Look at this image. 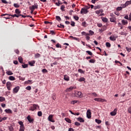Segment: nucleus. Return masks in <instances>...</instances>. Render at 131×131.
<instances>
[{
    "instance_id": "obj_49",
    "label": "nucleus",
    "mask_w": 131,
    "mask_h": 131,
    "mask_svg": "<svg viewBox=\"0 0 131 131\" xmlns=\"http://www.w3.org/2000/svg\"><path fill=\"white\" fill-rule=\"evenodd\" d=\"M35 58H39V57H40V54L37 53L35 55Z\"/></svg>"
},
{
    "instance_id": "obj_11",
    "label": "nucleus",
    "mask_w": 131,
    "mask_h": 131,
    "mask_svg": "<svg viewBox=\"0 0 131 131\" xmlns=\"http://www.w3.org/2000/svg\"><path fill=\"white\" fill-rule=\"evenodd\" d=\"M63 79L66 81H69V80H70V78L68 76V75H64Z\"/></svg>"
},
{
    "instance_id": "obj_44",
    "label": "nucleus",
    "mask_w": 131,
    "mask_h": 131,
    "mask_svg": "<svg viewBox=\"0 0 131 131\" xmlns=\"http://www.w3.org/2000/svg\"><path fill=\"white\" fill-rule=\"evenodd\" d=\"M37 115H38V116L40 117L42 115V113L40 111L38 112Z\"/></svg>"
},
{
    "instance_id": "obj_17",
    "label": "nucleus",
    "mask_w": 131,
    "mask_h": 131,
    "mask_svg": "<svg viewBox=\"0 0 131 131\" xmlns=\"http://www.w3.org/2000/svg\"><path fill=\"white\" fill-rule=\"evenodd\" d=\"M121 22H122V24L123 25H127V23H128L127 20H125V19H123V20L121 21Z\"/></svg>"
},
{
    "instance_id": "obj_47",
    "label": "nucleus",
    "mask_w": 131,
    "mask_h": 131,
    "mask_svg": "<svg viewBox=\"0 0 131 131\" xmlns=\"http://www.w3.org/2000/svg\"><path fill=\"white\" fill-rule=\"evenodd\" d=\"M82 25L84 27H86V23L85 21H83V23H82Z\"/></svg>"
},
{
    "instance_id": "obj_20",
    "label": "nucleus",
    "mask_w": 131,
    "mask_h": 131,
    "mask_svg": "<svg viewBox=\"0 0 131 131\" xmlns=\"http://www.w3.org/2000/svg\"><path fill=\"white\" fill-rule=\"evenodd\" d=\"M80 82H81L82 81H85V78L84 77H81L78 80Z\"/></svg>"
},
{
    "instance_id": "obj_60",
    "label": "nucleus",
    "mask_w": 131,
    "mask_h": 131,
    "mask_svg": "<svg viewBox=\"0 0 131 131\" xmlns=\"http://www.w3.org/2000/svg\"><path fill=\"white\" fill-rule=\"evenodd\" d=\"M120 34L121 35H126V33H124V32H122L120 33Z\"/></svg>"
},
{
    "instance_id": "obj_6",
    "label": "nucleus",
    "mask_w": 131,
    "mask_h": 131,
    "mask_svg": "<svg viewBox=\"0 0 131 131\" xmlns=\"http://www.w3.org/2000/svg\"><path fill=\"white\" fill-rule=\"evenodd\" d=\"M89 10H86L84 8H81L80 11V14H88Z\"/></svg>"
},
{
    "instance_id": "obj_48",
    "label": "nucleus",
    "mask_w": 131,
    "mask_h": 131,
    "mask_svg": "<svg viewBox=\"0 0 131 131\" xmlns=\"http://www.w3.org/2000/svg\"><path fill=\"white\" fill-rule=\"evenodd\" d=\"M10 85H12V83H11V82L10 81L7 82L6 83V86H9Z\"/></svg>"
},
{
    "instance_id": "obj_5",
    "label": "nucleus",
    "mask_w": 131,
    "mask_h": 131,
    "mask_svg": "<svg viewBox=\"0 0 131 131\" xmlns=\"http://www.w3.org/2000/svg\"><path fill=\"white\" fill-rule=\"evenodd\" d=\"M86 116L89 119L92 118V112H91V110H88L87 111Z\"/></svg>"
},
{
    "instance_id": "obj_38",
    "label": "nucleus",
    "mask_w": 131,
    "mask_h": 131,
    "mask_svg": "<svg viewBox=\"0 0 131 131\" xmlns=\"http://www.w3.org/2000/svg\"><path fill=\"white\" fill-rule=\"evenodd\" d=\"M105 45L107 48H110L111 47V44L108 42L106 43Z\"/></svg>"
},
{
    "instance_id": "obj_58",
    "label": "nucleus",
    "mask_w": 131,
    "mask_h": 131,
    "mask_svg": "<svg viewBox=\"0 0 131 131\" xmlns=\"http://www.w3.org/2000/svg\"><path fill=\"white\" fill-rule=\"evenodd\" d=\"M50 33H51L52 35H55V34H56V33H55V31H50Z\"/></svg>"
},
{
    "instance_id": "obj_14",
    "label": "nucleus",
    "mask_w": 131,
    "mask_h": 131,
    "mask_svg": "<svg viewBox=\"0 0 131 131\" xmlns=\"http://www.w3.org/2000/svg\"><path fill=\"white\" fill-rule=\"evenodd\" d=\"M101 19H102V20L103 21V22H104V23L108 22V18H107L106 17H102Z\"/></svg>"
},
{
    "instance_id": "obj_40",
    "label": "nucleus",
    "mask_w": 131,
    "mask_h": 131,
    "mask_svg": "<svg viewBox=\"0 0 131 131\" xmlns=\"http://www.w3.org/2000/svg\"><path fill=\"white\" fill-rule=\"evenodd\" d=\"M21 66H22L23 68H27L28 67V64H22Z\"/></svg>"
},
{
    "instance_id": "obj_4",
    "label": "nucleus",
    "mask_w": 131,
    "mask_h": 131,
    "mask_svg": "<svg viewBox=\"0 0 131 131\" xmlns=\"http://www.w3.org/2000/svg\"><path fill=\"white\" fill-rule=\"evenodd\" d=\"M94 101H96L97 102H107V100L103 98H96L94 99Z\"/></svg>"
},
{
    "instance_id": "obj_27",
    "label": "nucleus",
    "mask_w": 131,
    "mask_h": 131,
    "mask_svg": "<svg viewBox=\"0 0 131 131\" xmlns=\"http://www.w3.org/2000/svg\"><path fill=\"white\" fill-rule=\"evenodd\" d=\"M64 120L67 122H68L69 123H71V120L68 118H65Z\"/></svg>"
},
{
    "instance_id": "obj_28",
    "label": "nucleus",
    "mask_w": 131,
    "mask_h": 131,
    "mask_svg": "<svg viewBox=\"0 0 131 131\" xmlns=\"http://www.w3.org/2000/svg\"><path fill=\"white\" fill-rule=\"evenodd\" d=\"M57 27L59 28H62L63 29H64V28H65V26L64 25H62V24H60L59 25H58Z\"/></svg>"
},
{
    "instance_id": "obj_8",
    "label": "nucleus",
    "mask_w": 131,
    "mask_h": 131,
    "mask_svg": "<svg viewBox=\"0 0 131 131\" xmlns=\"http://www.w3.org/2000/svg\"><path fill=\"white\" fill-rule=\"evenodd\" d=\"M117 113V108H115L113 112H111L110 114L112 116H115Z\"/></svg>"
},
{
    "instance_id": "obj_61",
    "label": "nucleus",
    "mask_w": 131,
    "mask_h": 131,
    "mask_svg": "<svg viewBox=\"0 0 131 131\" xmlns=\"http://www.w3.org/2000/svg\"><path fill=\"white\" fill-rule=\"evenodd\" d=\"M14 52H15L16 54H17V55L20 53V51H19L18 49L15 50Z\"/></svg>"
},
{
    "instance_id": "obj_21",
    "label": "nucleus",
    "mask_w": 131,
    "mask_h": 131,
    "mask_svg": "<svg viewBox=\"0 0 131 131\" xmlns=\"http://www.w3.org/2000/svg\"><path fill=\"white\" fill-rule=\"evenodd\" d=\"M29 64L31 66H33L34 64H35V61L33 60L32 61H29Z\"/></svg>"
},
{
    "instance_id": "obj_3",
    "label": "nucleus",
    "mask_w": 131,
    "mask_h": 131,
    "mask_svg": "<svg viewBox=\"0 0 131 131\" xmlns=\"http://www.w3.org/2000/svg\"><path fill=\"white\" fill-rule=\"evenodd\" d=\"M39 107L37 104H33L32 106H31L29 108V110L30 111H34V110H36L37 108H39Z\"/></svg>"
},
{
    "instance_id": "obj_30",
    "label": "nucleus",
    "mask_w": 131,
    "mask_h": 131,
    "mask_svg": "<svg viewBox=\"0 0 131 131\" xmlns=\"http://www.w3.org/2000/svg\"><path fill=\"white\" fill-rule=\"evenodd\" d=\"M25 127L24 126H20L19 131H25Z\"/></svg>"
},
{
    "instance_id": "obj_16",
    "label": "nucleus",
    "mask_w": 131,
    "mask_h": 131,
    "mask_svg": "<svg viewBox=\"0 0 131 131\" xmlns=\"http://www.w3.org/2000/svg\"><path fill=\"white\" fill-rule=\"evenodd\" d=\"M110 19L111 22H116V18H115V17H111Z\"/></svg>"
},
{
    "instance_id": "obj_9",
    "label": "nucleus",
    "mask_w": 131,
    "mask_h": 131,
    "mask_svg": "<svg viewBox=\"0 0 131 131\" xmlns=\"http://www.w3.org/2000/svg\"><path fill=\"white\" fill-rule=\"evenodd\" d=\"M48 120L51 122H55V120H53V115H50L48 117Z\"/></svg>"
},
{
    "instance_id": "obj_43",
    "label": "nucleus",
    "mask_w": 131,
    "mask_h": 131,
    "mask_svg": "<svg viewBox=\"0 0 131 131\" xmlns=\"http://www.w3.org/2000/svg\"><path fill=\"white\" fill-rule=\"evenodd\" d=\"M56 47L57 48H60L61 49V48H62V46H61V45H60V43H57L56 45Z\"/></svg>"
},
{
    "instance_id": "obj_63",
    "label": "nucleus",
    "mask_w": 131,
    "mask_h": 131,
    "mask_svg": "<svg viewBox=\"0 0 131 131\" xmlns=\"http://www.w3.org/2000/svg\"><path fill=\"white\" fill-rule=\"evenodd\" d=\"M90 8V7L89 6H85L83 8L86 9V11H88V10H89Z\"/></svg>"
},
{
    "instance_id": "obj_39",
    "label": "nucleus",
    "mask_w": 131,
    "mask_h": 131,
    "mask_svg": "<svg viewBox=\"0 0 131 131\" xmlns=\"http://www.w3.org/2000/svg\"><path fill=\"white\" fill-rule=\"evenodd\" d=\"M90 63H95L96 62V60L94 59H91L89 60Z\"/></svg>"
},
{
    "instance_id": "obj_35",
    "label": "nucleus",
    "mask_w": 131,
    "mask_h": 131,
    "mask_svg": "<svg viewBox=\"0 0 131 131\" xmlns=\"http://www.w3.org/2000/svg\"><path fill=\"white\" fill-rule=\"evenodd\" d=\"M9 79H10V80H15V77H14V76H10Z\"/></svg>"
},
{
    "instance_id": "obj_23",
    "label": "nucleus",
    "mask_w": 131,
    "mask_h": 131,
    "mask_svg": "<svg viewBox=\"0 0 131 131\" xmlns=\"http://www.w3.org/2000/svg\"><path fill=\"white\" fill-rule=\"evenodd\" d=\"M6 98L4 97L0 96V102H5Z\"/></svg>"
},
{
    "instance_id": "obj_57",
    "label": "nucleus",
    "mask_w": 131,
    "mask_h": 131,
    "mask_svg": "<svg viewBox=\"0 0 131 131\" xmlns=\"http://www.w3.org/2000/svg\"><path fill=\"white\" fill-rule=\"evenodd\" d=\"M71 25L73 27L75 26V23L74 21H71Z\"/></svg>"
},
{
    "instance_id": "obj_22",
    "label": "nucleus",
    "mask_w": 131,
    "mask_h": 131,
    "mask_svg": "<svg viewBox=\"0 0 131 131\" xmlns=\"http://www.w3.org/2000/svg\"><path fill=\"white\" fill-rule=\"evenodd\" d=\"M9 130L10 131H14V127L13 125H11L8 126Z\"/></svg>"
},
{
    "instance_id": "obj_15",
    "label": "nucleus",
    "mask_w": 131,
    "mask_h": 131,
    "mask_svg": "<svg viewBox=\"0 0 131 131\" xmlns=\"http://www.w3.org/2000/svg\"><path fill=\"white\" fill-rule=\"evenodd\" d=\"M18 59L19 63H21V64H23V58H22V57L21 56L18 57Z\"/></svg>"
},
{
    "instance_id": "obj_7",
    "label": "nucleus",
    "mask_w": 131,
    "mask_h": 131,
    "mask_svg": "<svg viewBox=\"0 0 131 131\" xmlns=\"http://www.w3.org/2000/svg\"><path fill=\"white\" fill-rule=\"evenodd\" d=\"M19 90H20V87L19 86H16L13 89V93H15V94H17V93L19 92Z\"/></svg>"
},
{
    "instance_id": "obj_55",
    "label": "nucleus",
    "mask_w": 131,
    "mask_h": 131,
    "mask_svg": "<svg viewBox=\"0 0 131 131\" xmlns=\"http://www.w3.org/2000/svg\"><path fill=\"white\" fill-rule=\"evenodd\" d=\"M121 6H122V9H123V8H126V7H127L126 3H125V4L121 5Z\"/></svg>"
},
{
    "instance_id": "obj_46",
    "label": "nucleus",
    "mask_w": 131,
    "mask_h": 131,
    "mask_svg": "<svg viewBox=\"0 0 131 131\" xmlns=\"http://www.w3.org/2000/svg\"><path fill=\"white\" fill-rule=\"evenodd\" d=\"M42 72L43 73H48V70L46 69H43L42 70Z\"/></svg>"
},
{
    "instance_id": "obj_56",
    "label": "nucleus",
    "mask_w": 131,
    "mask_h": 131,
    "mask_svg": "<svg viewBox=\"0 0 131 131\" xmlns=\"http://www.w3.org/2000/svg\"><path fill=\"white\" fill-rule=\"evenodd\" d=\"M97 26L98 27H102L103 26V25L102 24H101V23H98L97 24Z\"/></svg>"
},
{
    "instance_id": "obj_2",
    "label": "nucleus",
    "mask_w": 131,
    "mask_h": 131,
    "mask_svg": "<svg viewBox=\"0 0 131 131\" xmlns=\"http://www.w3.org/2000/svg\"><path fill=\"white\" fill-rule=\"evenodd\" d=\"M74 96L77 97V98H82V93L80 91H75Z\"/></svg>"
},
{
    "instance_id": "obj_31",
    "label": "nucleus",
    "mask_w": 131,
    "mask_h": 131,
    "mask_svg": "<svg viewBox=\"0 0 131 131\" xmlns=\"http://www.w3.org/2000/svg\"><path fill=\"white\" fill-rule=\"evenodd\" d=\"M95 122H96V123H98V124H100V123H101L102 122V121H101V120H98L97 119H95Z\"/></svg>"
},
{
    "instance_id": "obj_52",
    "label": "nucleus",
    "mask_w": 131,
    "mask_h": 131,
    "mask_svg": "<svg viewBox=\"0 0 131 131\" xmlns=\"http://www.w3.org/2000/svg\"><path fill=\"white\" fill-rule=\"evenodd\" d=\"M75 125H76L77 126H80V123L78 122H75Z\"/></svg>"
},
{
    "instance_id": "obj_64",
    "label": "nucleus",
    "mask_w": 131,
    "mask_h": 131,
    "mask_svg": "<svg viewBox=\"0 0 131 131\" xmlns=\"http://www.w3.org/2000/svg\"><path fill=\"white\" fill-rule=\"evenodd\" d=\"M2 2L3 4H8V2L6 0H2Z\"/></svg>"
},
{
    "instance_id": "obj_26",
    "label": "nucleus",
    "mask_w": 131,
    "mask_h": 131,
    "mask_svg": "<svg viewBox=\"0 0 131 131\" xmlns=\"http://www.w3.org/2000/svg\"><path fill=\"white\" fill-rule=\"evenodd\" d=\"M56 19L57 20L58 22H60V21H62V19L59 16H56Z\"/></svg>"
},
{
    "instance_id": "obj_54",
    "label": "nucleus",
    "mask_w": 131,
    "mask_h": 131,
    "mask_svg": "<svg viewBox=\"0 0 131 131\" xmlns=\"http://www.w3.org/2000/svg\"><path fill=\"white\" fill-rule=\"evenodd\" d=\"M26 89H27L28 91H30L31 90V86H28L27 87H26Z\"/></svg>"
},
{
    "instance_id": "obj_37",
    "label": "nucleus",
    "mask_w": 131,
    "mask_h": 131,
    "mask_svg": "<svg viewBox=\"0 0 131 131\" xmlns=\"http://www.w3.org/2000/svg\"><path fill=\"white\" fill-rule=\"evenodd\" d=\"M78 72H79L80 73H84V71H83L81 69H79Z\"/></svg>"
},
{
    "instance_id": "obj_33",
    "label": "nucleus",
    "mask_w": 131,
    "mask_h": 131,
    "mask_svg": "<svg viewBox=\"0 0 131 131\" xmlns=\"http://www.w3.org/2000/svg\"><path fill=\"white\" fill-rule=\"evenodd\" d=\"M101 8V5H98V6H94V10H97V9H100Z\"/></svg>"
},
{
    "instance_id": "obj_29",
    "label": "nucleus",
    "mask_w": 131,
    "mask_h": 131,
    "mask_svg": "<svg viewBox=\"0 0 131 131\" xmlns=\"http://www.w3.org/2000/svg\"><path fill=\"white\" fill-rule=\"evenodd\" d=\"M13 6L14 8H20V5L17 3H14Z\"/></svg>"
},
{
    "instance_id": "obj_25",
    "label": "nucleus",
    "mask_w": 131,
    "mask_h": 131,
    "mask_svg": "<svg viewBox=\"0 0 131 131\" xmlns=\"http://www.w3.org/2000/svg\"><path fill=\"white\" fill-rule=\"evenodd\" d=\"M78 120L80 122H84V120H83V119L82 118H81V117H79L78 118Z\"/></svg>"
},
{
    "instance_id": "obj_53",
    "label": "nucleus",
    "mask_w": 131,
    "mask_h": 131,
    "mask_svg": "<svg viewBox=\"0 0 131 131\" xmlns=\"http://www.w3.org/2000/svg\"><path fill=\"white\" fill-rule=\"evenodd\" d=\"M74 19L76 20V21H78V20H79V17L78 16H74Z\"/></svg>"
},
{
    "instance_id": "obj_51",
    "label": "nucleus",
    "mask_w": 131,
    "mask_h": 131,
    "mask_svg": "<svg viewBox=\"0 0 131 131\" xmlns=\"http://www.w3.org/2000/svg\"><path fill=\"white\" fill-rule=\"evenodd\" d=\"M117 11H121L122 10V8L121 7H118L116 9Z\"/></svg>"
},
{
    "instance_id": "obj_34",
    "label": "nucleus",
    "mask_w": 131,
    "mask_h": 131,
    "mask_svg": "<svg viewBox=\"0 0 131 131\" xmlns=\"http://www.w3.org/2000/svg\"><path fill=\"white\" fill-rule=\"evenodd\" d=\"M126 6H129V5H131V0L129 1H126Z\"/></svg>"
},
{
    "instance_id": "obj_59",
    "label": "nucleus",
    "mask_w": 131,
    "mask_h": 131,
    "mask_svg": "<svg viewBox=\"0 0 131 131\" xmlns=\"http://www.w3.org/2000/svg\"><path fill=\"white\" fill-rule=\"evenodd\" d=\"M7 88L8 91H11V88H12V85L7 86Z\"/></svg>"
},
{
    "instance_id": "obj_62",
    "label": "nucleus",
    "mask_w": 131,
    "mask_h": 131,
    "mask_svg": "<svg viewBox=\"0 0 131 131\" xmlns=\"http://www.w3.org/2000/svg\"><path fill=\"white\" fill-rule=\"evenodd\" d=\"M128 113H130V114H131V106L128 108Z\"/></svg>"
},
{
    "instance_id": "obj_1",
    "label": "nucleus",
    "mask_w": 131,
    "mask_h": 131,
    "mask_svg": "<svg viewBox=\"0 0 131 131\" xmlns=\"http://www.w3.org/2000/svg\"><path fill=\"white\" fill-rule=\"evenodd\" d=\"M1 16H8V17H10V16H11V17H16V18H19V17H20V16H22V14H14L13 15H10L9 14H3L1 15Z\"/></svg>"
},
{
    "instance_id": "obj_12",
    "label": "nucleus",
    "mask_w": 131,
    "mask_h": 131,
    "mask_svg": "<svg viewBox=\"0 0 131 131\" xmlns=\"http://www.w3.org/2000/svg\"><path fill=\"white\" fill-rule=\"evenodd\" d=\"M30 8L32 9L33 10H35V9L38 8V5H33L32 7H30Z\"/></svg>"
},
{
    "instance_id": "obj_10",
    "label": "nucleus",
    "mask_w": 131,
    "mask_h": 131,
    "mask_svg": "<svg viewBox=\"0 0 131 131\" xmlns=\"http://www.w3.org/2000/svg\"><path fill=\"white\" fill-rule=\"evenodd\" d=\"M27 119H28V121L30 122V123H33L34 119L31 118V117H30V116H28L27 117Z\"/></svg>"
},
{
    "instance_id": "obj_32",
    "label": "nucleus",
    "mask_w": 131,
    "mask_h": 131,
    "mask_svg": "<svg viewBox=\"0 0 131 131\" xmlns=\"http://www.w3.org/2000/svg\"><path fill=\"white\" fill-rule=\"evenodd\" d=\"M61 1H58V3H55V5L56 6H57L58 7L60 6V5H62V3H60Z\"/></svg>"
},
{
    "instance_id": "obj_24",
    "label": "nucleus",
    "mask_w": 131,
    "mask_h": 131,
    "mask_svg": "<svg viewBox=\"0 0 131 131\" xmlns=\"http://www.w3.org/2000/svg\"><path fill=\"white\" fill-rule=\"evenodd\" d=\"M6 73L8 75H13L14 74L11 71H7Z\"/></svg>"
},
{
    "instance_id": "obj_50",
    "label": "nucleus",
    "mask_w": 131,
    "mask_h": 131,
    "mask_svg": "<svg viewBox=\"0 0 131 131\" xmlns=\"http://www.w3.org/2000/svg\"><path fill=\"white\" fill-rule=\"evenodd\" d=\"M18 123H19V125H20V126H24V124H23L22 121L18 122Z\"/></svg>"
},
{
    "instance_id": "obj_41",
    "label": "nucleus",
    "mask_w": 131,
    "mask_h": 131,
    "mask_svg": "<svg viewBox=\"0 0 131 131\" xmlns=\"http://www.w3.org/2000/svg\"><path fill=\"white\" fill-rule=\"evenodd\" d=\"M86 53H88V55H90V56H93V53L90 51H86Z\"/></svg>"
},
{
    "instance_id": "obj_36",
    "label": "nucleus",
    "mask_w": 131,
    "mask_h": 131,
    "mask_svg": "<svg viewBox=\"0 0 131 131\" xmlns=\"http://www.w3.org/2000/svg\"><path fill=\"white\" fill-rule=\"evenodd\" d=\"M89 34H90V35H94V34H95V32L92 30H90Z\"/></svg>"
},
{
    "instance_id": "obj_19",
    "label": "nucleus",
    "mask_w": 131,
    "mask_h": 131,
    "mask_svg": "<svg viewBox=\"0 0 131 131\" xmlns=\"http://www.w3.org/2000/svg\"><path fill=\"white\" fill-rule=\"evenodd\" d=\"M5 111L6 113H9L10 114H12V110H11L10 109H6L5 110Z\"/></svg>"
},
{
    "instance_id": "obj_13",
    "label": "nucleus",
    "mask_w": 131,
    "mask_h": 131,
    "mask_svg": "<svg viewBox=\"0 0 131 131\" xmlns=\"http://www.w3.org/2000/svg\"><path fill=\"white\" fill-rule=\"evenodd\" d=\"M110 39L112 41H115V40H116V37L114 36H111L110 37Z\"/></svg>"
},
{
    "instance_id": "obj_42",
    "label": "nucleus",
    "mask_w": 131,
    "mask_h": 131,
    "mask_svg": "<svg viewBox=\"0 0 131 131\" xmlns=\"http://www.w3.org/2000/svg\"><path fill=\"white\" fill-rule=\"evenodd\" d=\"M45 24H51V25H52L53 24V23L52 22H50V21H45L44 22Z\"/></svg>"
},
{
    "instance_id": "obj_45",
    "label": "nucleus",
    "mask_w": 131,
    "mask_h": 131,
    "mask_svg": "<svg viewBox=\"0 0 131 131\" xmlns=\"http://www.w3.org/2000/svg\"><path fill=\"white\" fill-rule=\"evenodd\" d=\"M65 8V6L64 5H61V7H60V9L61 10V11L63 12V11H64V9Z\"/></svg>"
},
{
    "instance_id": "obj_18",
    "label": "nucleus",
    "mask_w": 131,
    "mask_h": 131,
    "mask_svg": "<svg viewBox=\"0 0 131 131\" xmlns=\"http://www.w3.org/2000/svg\"><path fill=\"white\" fill-rule=\"evenodd\" d=\"M15 12L17 15H21V11H19V9H16Z\"/></svg>"
}]
</instances>
